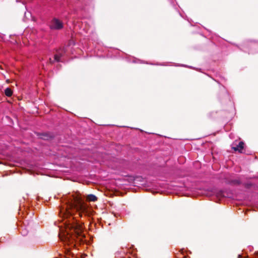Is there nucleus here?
<instances>
[{
	"mask_svg": "<svg viewBox=\"0 0 258 258\" xmlns=\"http://www.w3.org/2000/svg\"><path fill=\"white\" fill-rule=\"evenodd\" d=\"M66 229L68 231L67 235H64L63 238H60L61 240L64 241L68 243H71L77 238L80 241H83L85 236L82 234V225L76 222L73 221L66 225Z\"/></svg>",
	"mask_w": 258,
	"mask_h": 258,
	"instance_id": "1",
	"label": "nucleus"
},
{
	"mask_svg": "<svg viewBox=\"0 0 258 258\" xmlns=\"http://www.w3.org/2000/svg\"><path fill=\"white\" fill-rule=\"evenodd\" d=\"M67 208L75 209L79 212V216L82 217L83 215L90 216L91 211L88 209L87 205L82 200L81 198L77 196H72L69 200Z\"/></svg>",
	"mask_w": 258,
	"mask_h": 258,
	"instance_id": "2",
	"label": "nucleus"
},
{
	"mask_svg": "<svg viewBox=\"0 0 258 258\" xmlns=\"http://www.w3.org/2000/svg\"><path fill=\"white\" fill-rule=\"evenodd\" d=\"M51 29L60 30L63 28V24L61 21L56 18L53 19L50 26Z\"/></svg>",
	"mask_w": 258,
	"mask_h": 258,
	"instance_id": "3",
	"label": "nucleus"
},
{
	"mask_svg": "<svg viewBox=\"0 0 258 258\" xmlns=\"http://www.w3.org/2000/svg\"><path fill=\"white\" fill-rule=\"evenodd\" d=\"M38 136L41 139L48 140L53 138V136L50 133H42L38 134Z\"/></svg>",
	"mask_w": 258,
	"mask_h": 258,
	"instance_id": "4",
	"label": "nucleus"
},
{
	"mask_svg": "<svg viewBox=\"0 0 258 258\" xmlns=\"http://www.w3.org/2000/svg\"><path fill=\"white\" fill-rule=\"evenodd\" d=\"M244 143L243 142H240L238 145H236L235 147L233 146L232 149L235 151H238L239 153H242V151L244 148Z\"/></svg>",
	"mask_w": 258,
	"mask_h": 258,
	"instance_id": "5",
	"label": "nucleus"
},
{
	"mask_svg": "<svg viewBox=\"0 0 258 258\" xmlns=\"http://www.w3.org/2000/svg\"><path fill=\"white\" fill-rule=\"evenodd\" d=\"M97 199V197L93 194H90L87 197V200L90 202H95Z\"/></svg>",
	"mask_w": 258,
	"mask_h": 258,
	"instance_id": "6",
	"label": "nucleus"
},
{
	"mask_svg": "<svg viewBox=\"0 0 258 258\" xmlns=\"http://www.w3.org/2000/svg\"><path fill=\"white\" fill-rule=\"evenodd\" d=\"M240 183L241 182L238 179H232L228 181V183L231 185H239Z\"/></svg>",
	"mask_w": 258,
	"mask_h": 258,
	"instance_id": "7",
	"label": "nucleus"
},
{
	"mask_svg": "<svg viewBox=\"0 0 258 258\" xmlns=\"http://www.w3.org/2000/svg\"><path fill=\"white\" fill-rule=\"evenodd\" d=\"M5 95L8 97H10L13 94V91L10 88H7L5 90Z\"/></svg>",
	"mask_w": 258,
	"mask_h": 258,
	"instance_id": "8",
	"label": "nucleus"
},
{
	"mask_svg": "<svg viewBox=\"0 0 258 258\" xmlns=\"http://www.w3.org/2000/svg\"><path fill=\"white\" fill-rule=\"evenodd\" d=\"M61 56V54H55L54 55V61H57V62H59L60 61V58Z\"/></svg>",
	"mask_w": 258,
	"mask_h": 258,
	"instance_id": "9",
	"label": "nucleus"
},
{
	"mask_svg": "<svg viewBox=\"0 0 258 258\" xmlns=\"http://www.w3.org/2000/svg\"><path fill=\"white\" fill-rule=\"evenodd\" d=\"M251 185H252V184L251 183H247V184H245V186L247 188L250 187Z\"/></svg>",
	"mask_w": 258,
	"mask_h": 258,
	"instance_id": "10",
	"label": "nucleus"
},
{
	"mask_svg": "<svg viewBox=\"0 0 258 258\" xmlns=\"http://www.w3.org/2000/svg\"><path fill=\"white\" fill-rule=\"evenodd\" d=\"M49 62L50 64H52L54 63V60H52L50 58H49Z\"/></svg>",
	"mask_w": 258,
	"mask_h": 258,
	"instance_id": "11",
	"label": "nucleus"
},
{
	"mask_svg": "<svg viewBox=\"0 0 258 258\" xmlns=\"http://www.w3.org/2000/svg\"><path fill=\"white\" fill-rule=\"evenodd\" d=\"M21 233H22V235H27V232L25 231H22L21 232Z\"/></svg>",
	"mask_w": 258,
	"mask_h": 258,
	"instance_id": "12",
	"label": "nucleus"
},
{
	"mask_svg": "<svg viewBox=\"0 0 258 258\" xmlns=\"http://www.w3.org/2000/svg\"><path fill=\"white\" fill-rule=\"evenodd\" d=\"M242 257V255L241 254H239L238 255V258H241Z\"/></svg>",
	"mask_w": 258,
	"mask_h": 258,
	"instance_id": "13",
	"label": "nucleus"
}]
</instances>
